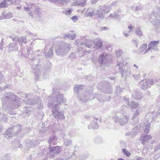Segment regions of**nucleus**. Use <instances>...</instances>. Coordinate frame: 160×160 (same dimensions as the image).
Here are the masks:
<instances>
[{
	"label": "nucleus",
	"mask_w": 160,
	"mask_h": 160,
	"mask_svg": "<svg viewBox=\"0 0 160 160\" xmlns=\"http://www.w3.org/2000/svg\"><path fill=\"white\" fill-rule=\"evenodd\" d=\"M150 21L155 23L157 28L160 27V9L159 7H156L151 14Z\"/></svg>",
	"instance_id": "f257e3e1"
},
{
	"label": "nucleus",
	"mask_w": 160,
	"mask_h": 160,
	"mask_svg": "<svg viewBox=\"0 0 160 160\" xmlns=\"http://www.w3.org/2000/svg\"><path fill=\"white\" fill-rule=\"evenodd\" d=\"M153 82L152 79L143 80L139 83V85L142 89L147 90L153 85Z\"/></svg>",
	"instance_id": "f03ea898"
},
{
	"label": "nucleus",
	"mask_w": 160,
	"mask_h": 160,
	"mask_svg": "<svg viewBox=\"0 0 160 160\" xmlns=\"http://www.w3.org/2000/svg\"><path fill=\"white\" fill-rule=\"evenodd\" d=\"M158 42V41H151L149 43L148 48L145 51L143 54H144L148 53L150 51L151 52H152V50L155 51H158V49L157 48V45Z\"/></svg>",
	"instance_id": "7ed1b4c3"
},
{
	"label": "nucleus",
	"mask_w": 160,
	"mask_h": 160,
	"mask_svg": "<svg viewBox=\"0 0 160 160\" xmlns=\"http://www.w3.org/2000/svg\"><path fill=\"white\" fill-rule=\"evenodd\" d=\"M139 105V103L137 102L132 101L131 103V106L132 109H135L136 110V112L133 113V116L132 117V119H135L134 120L135 123L138 122V118H137V117L139 114V112L138 111L137 109Z\"/></svg>",
	"instance_id": "20e7f679"
},
{
	"label": "nucleus",
	"mask_w": 160,
	"mask_h": 160,
	"mask_svg": "<svg viewBox=\"0 0 160 160\" xmlns=\"http://www.w3.org/2000/svg\"><path fill=\"white\" fill-rule=\"evenodd\" d=\"M132 97L133 99L139 100L143 98L142 93L137 90H133L132 92Z\"/></svg>",
	"instance_id": "39448f33"
},
{
	"label": "nucleus",
	"mask_w": 160,
	"mask_h": 160,
	"mask_svg": "<svg viewBox=\"0 0 160 160\" xmlns=\"http://www.w3.org/2000/svg\"><path fill=\"white\" fill-rule=\"evenodd\" d=\"M150 124L149 122H146L143 125V130L145 133H147L149 131L150 128Z\"/></svg>",
	"instance_id": "423d86ee"
},
{
	"label": "nucleus",
	"mask_w": 160,
	"mask_h": 160,
	"mask_svg": "<svg viewBox=\"0 0 160 160\" xmlns=\"http://www.w3.org/2000/svg\"><path fill=\"white\" fill-rule=\"evenodd\" d=\"M148 45L147 44H144L141 45L138 49V53H142L147 48Z\"/></svg>",
	"instance_id": "0eeeda50"
},
{
	"label": "nucleus",
	"mask_w": 160,
	"mask_h": 160,
	"mask_svg": "<svg viewBox=\"0 0 160 160\" xmlns=\"http://www.w3.org/2000/svg\"><path fill=\"white\" fill-rule=\"evenodd\" d=\"M151 136L150 135L145 136L142 138V143L144 145L145 143V142H147L148 141V139H151Z\"/></svg>",
	"instance_id": "6e6552de"
},
{
	"label": "nucleus",
	"mask_w": 160,
	"mask_h": 160,
	"mask_svg": "<svg viewBox=\"0 0 160 160\" xmlns=\"http://www.w3.org/2000/svg\"><path fill=\"white\" fill-rule=\"evenodd\" d=\"M135 33L137 35L140 37L142 36V32L140 28H137L135 29Z\"/></svg>",
	"instance_id": "1a4fd4ad"
},
{
	"label": "nucleus",
	"mask_w": 160,
	"mask_h": 160,
	"mask_svg": "<svg viewBox=\"0 0 160 160\" xmlns=\"http://www.w3.org/2000/svg\"><path fill=\"white\" fill-rule=\"evenodd\" d=\"M138 127H136L134 128L132 130V134L133 135H136L137 132H138Z\"/></svg>",
	"instance_id": "9d476101"
},
{
	"label": "nucleus",
	"mask_w": 160,
	"mask_h": 160,
	"mask_svg": "<svg viewBox=\"0 0 160 160\" xmlns=\"http://www.w3.org/2000/svg\"><path fill=\"white\" fill-rule=\"evenodd\" d=\"M132 43L133 46H135L136 48L138 47L137 42V39H132Z\"/></svg>",
	"instance_id": "9b49d317"
},
{
	"label": "nucleus",
	"mask_w": 160,
	"mask_h": 160,
	"mask_svg": "<svg viewBox=\"0 0 160 160\" xmlns=\"http://www.w3.org/2000/svg\"><path fill=\"white\" fill-rule=\"evenodd\" d=\"M142 7L141 5H139L136 7L135 9L136 11H140L142 9Z\"/></svg>",
	"instance_id": "f8f14e48"
},
{
	"label": "nucleus",
	"mask_w": 160,
	"mask_h": 160,
	"mask_svg": "<svg viewBox=\"0 0 160 160\" xmlns=\"http://www.w3.org/2000/svg\"><path fill=\"white\" fill-rule=\"evenodd\" d=\"M133 76L135 80H138L140 77V75L139 74H137L136 75H133Z\"/></svg>",
	"instance_id": "ddd939ff"
},
{
	"label": "nucleus",
	"mask_w": 160,
	"mask_h": 160,
	"mask_svg": "<svg viewBox=\"0 0 160 160\" xmlns=\"http://www.w3.org/2000/svg\"><path fill=\"white\" fill-rule=\"evenodd\" d=\"M78 19L77 17L75 16H73L72 18V20L74 22H76Z\"/></svg>",
	"instance_id": "4468645a"
},
{
	"label": "nucleus",
	"mask_w": 160,
	"mask_h": 160,
	"mask_svg": "<svg viewBox=\"0 0 160 160\" xmlns=\"http://www.w3.org/2000/svg\"><path fill=\"white\" fill-rule=\"evenodd\" d=\"M123 152L127 156H129V153L128 152L126 151V150L125 149H123Z\"/></svg>",
	"instance_id": "2eb2a0df"
},
{
	"label": "nucleus",
	"mask_w": 160,
	"mask_h": 160,
	"mask_svg": "<svg viewBox=\"0 0 160 160\" xmlns=\"http://www.w3.org/2000/svg\"><path fill=\"white\" fill-rule=\"evenodd\" d=\"M154 150H155V151H157L158 150H160V144L157 145V147H155Z\"/></svg>",
	"instance_id": "dca6fc26"
},
{
	"label": "nucleus",
	"mask_w": 160,
	"mask_h": 160,
	"mask_svg": "<svg viewBox=\"0 0 160 160\" xmlns=\"http://www.w3.org/2000/svg\"><path fill=\"white\" fill-rule=\"evenodd\" d=\"M136 160H144V159L141 157H139L137 158Z\"/></svg>",
	"instance_id": "f3484780"
},
{
	"label": "nucleus",
	"mask_w": 160,
	"mask_h": 160,
	"mask_svg": "<svg viewBox=\"0 0 160 160\" xmlns=\"http://www.w3.org/2000/svg\"><path fill=\"white\" fill-rule=\"evenodd\" d=\"M66 13V14H69L71 13V10H69L67 11Z\"/></svg>",
	"instance_id": "a211bd4d"
},
{
	"label": "nucleus",
	"mask_w": 160,
	"mask_h": 160,
	"mask_svg": "<svg viewBox=\"0 0 160 160\" xmlns=\"http://www.w3.org/2000/svg\"><path fill=\"white\" fill-rule=\"evenodd\" d=\"M133 66L137 69L138 68V66L136 64H134Z\"/></svg>",
	"instance_id": "6ab92c4d"
},
{
	"label": "nucleus",
	"mask_w": 160,
	"mask_h": 160,
	"mask_svg": "<svg viewBox=\"0 0 160 160\" xmlns=\"http://www.w3.org/2000/svg\"><path fill=\"white\" fill-rule=\"evenodd\" d=\"M157 113L158 114H160V107L159 108L158 110L157 111Z\"/></svg>",
	"instance_id": "aec40b11"
},
{
	"label": "nucleus",
	"mask_w": 160,
	"mask_h": 160,
	"mask_svg": "<svg viewBox=\"0 0 160 160\" xmlns=\"http://www.w3.org/2000/svg\"><path fill=\"white\" fill-rule=\"evenodd\" d=\"M146 94H147L149 96L150 94V92L149 91H148L146 93Z\"/></svg>",
	"instance_id": "412c9836"
},
{
	"label": "nucleus",
	"mask_w": 160,
	"mask_h": 160,
	"mask_svg": "<svg viewBox=\"0 0 160 160\" xmlns=\"http://www.w3.org/2000/svg\"><path fill=\"white\" fill-rule=\"evenodd\" d=\"M104 57V56L103 55H102L99 58V59H102V58L103 57Z\"/></svg>",
	"instance_id": "4be33fe9"
},
{
	"label": "nucleus",
	"mask_w": 160,
	"mask_h": 160,
	"mask_svg": "<svg viewBox=\"0 0 160 160\" xmlns=\"http://www.w3.org/2000/svg\"><path fill=\"white\" fill-rule=\"evenodd\" d=\"M118 160H124L123 159L121 158H119L118 159Z\"/></svg>",
	"instance_id": "5701e85b"
},
{
	"label": "nucleus",
	"mask_w": 160,
	"mask_h": 160,
	"mask_svg": "<svg viewBox=\"0 0 160 160\" xmlns=\"http://www.w3.org/2000/svg\"><path fill=\"white\" fill-rule=\"evenodd\" d=\"M131 28V29H132V26L131 25V28Z\"/></svg>",
	"instance_id": "b1692460"
},
{
	"label": "nucleus",
	"mask_w": 160,
	"mask_h": 160,
	"mask_svg": "<svg viewBox=\"0 0 160 160\" xmlns=\"http://www.w3.org/2000/svg\"><path fill=\"white\" fill-rule=\"evenodd\" d=\"M146 75V74H143V77H145Z\"/></svg>",
	"instance_id": "393cba45"
},
{
	"label": "nucleus",
	"mask_w": 160,
	"mask_h": 160,
	"mask_svg": "<svg viewBox=\"0 0 160 160\" xmlns=\"http://www.w3.org/2000/svg\"><path fill=\"white\" fill-rule=\"evenodd\" d=\"M125 34V36H127L128 35V34Z\"/></svg>",
	"instance_id": "a878e982"
},
{
	"label": "nucleus",
	"mask_w": 160,
	"mask_h": 160,
	"mask_svg": "<svg viewBox=\"0 0 160 160\" xmlns=\"http://www.w3.org/2000/svg\"><path fill=\"white\" fill-rule=\"evenodd\" d=\"M89 42H90V41H88Z\"/></svg>",
	"instance_id": "bb28decb"
}]
</instances>
